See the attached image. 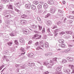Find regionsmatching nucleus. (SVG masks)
Here are the masks:
<instances>
[{
  "label": "nucleus",
  "mask_w": 74,
  "mask_h": 74,
  "mask_svg": "<svg viewBox=\"0 0 74 74\" xmlns=\"http://www.w3.org/2000/svg\"><path fill=\"white\" fill-rule=\"evenodd\" d=\"M10 11L9 10H5L4 12V13H5V16L7 18H8V19H10L11 16L10 15Z\"/></svg>",
  "instance_id": "f257e3e1"
},
{
  "label": "nucleus",
  "mask_w": 74,
  "mask_h": 74,
  "mask_svg": "<svg viewBox=\"0 0 74 74\" xmlns=\"http://www.w3.org/2000/svg\"><path fill=\"white\" fill-rule=\"evenodd\" d=\"M54 62H53V61L52 60H51L50 61V62L51 63H52V64H49V65H48L47 66V68H50L51 67H52V66H53V64H55L54 63Z\"/></svg>",
  "instance_id": "f03ea898"
},
{
  "label": "nucleus",
  "mask_w": 74,
  "mask_h": 74,
  "mask_svg": "<svg viewBox=\"0 0 74 74\" xmlns=\"http://www.w3.org/2000/svg\"><path fill=\"white\" fill-rule=\"evenodd\" d=\"M63 71H64V72H65V73H70V70L69 69H67V68L64 67L63 68Z\"/></svg>",
  "instance_id": "7ed1b4c3"
},
{
  "label": "nucleus",
  "mask_w": 74,
  "mask_h": 74,
  "mask_svg": "<svg viewBox=\"0 0 74 74\" xmlns=\"http://www.w3.org/2000/svg\"><path fill=\"white\" fill-rule=\"evenodd\" d=\"M34 37L36 38V39H39L41 37V35H39L38 34H36L34 36Z\"/></svg>",
  "instance_id": "20e7f679"
},
{
  "label": "nucleus",
  "mask_w": 74,
  "mask_h": 74,
  "mask_svg": "<svg viewBox=\"0 0 74 74\" xmlns=\"http://www.w3.org/2000/svg\"><path fill=\"white\" fill-rule=\"evenodd\" d=\"M71 48L65 49L64 50V52L66 53H69V52H71Z\"/></svg>",
  "instance_id": "39448f33"
},
{
  "label": "nucleus",
  "mask_w": 74,
  "mask_h": 74,
  "mask_svg": "<svg viewBox=\"0 0 74 74\" xmlns=\"http://www.w3.org/2000/svg\"><path fill=\"white\" fill-rule=\"evenodd\" d=\"M23 32L25 34H28L29 33V32L28 30H27L26 29H24L23 30Z\"/></svg>",
  "instance_id": "423d86ee"
},
{
  "label": "nucleus",
  "mask_w": 74,
  "mask_h": 74,
  "mask_svg": "<svg viewBox=\"0 0 74 74\" xmlns=\"http://www.w3.org/2000/svg\"><path fill=\"white\" fill-rule=\"evenodd\" d=\"M25 6L26 8L29 9V8H30V7H31V4H30V3H29L26 4Z\"/></svg>",
  "instance_id": "0eeeda50"
},
{
  "label": "nucleus",
  "mask_w": 74,
  "mask_h": 74,
  "mask_svg": "<svg viewBox=\"0 0 74 74\" xmlns=\"http://www.w3.org/2000/svg\"><path fill=\"white\" fill-rule=\"evenodd\" d=\"M47 3L49 4H53L54 3V1L52 0H49L48 1Z\"/></svg>",
  "instance_id": "6e6552de"
},
{
  "label": "nucleus",
  "mask_w": 74,
  "mask_h": 74,
  "mask_svg": "<svg viewBox=\"0 0 74 74\" xmlns=\"http://www.w3.org/2000/svg\"><path fill=\"white\" fill-rule=\"evenodd\" d=\"M12 22H13V21H11V22H10V21L9 20L7 21L6 22V25L9 26V25H10V24H11V23Z\"/></svg>",
  "instance_id": "1a4fd4ad"
},
{
  "label": "nucleus",
  "mask_w": 74,
  "mask_h": 74,
  "mask_svg": "<svg viewBox=\"0 0 74 74\" xmlns=\"http://www.w3.org/2000/svg\"><path fill=\"white\" fill-rule=\"evenodd\" d=\"M4 58L5 59L6 62H10V60L8 59H9V57L4 56Z\"/></svg>",
  "instance_id": "9d476101"
},
{
  "label": "nucleus",
  "mask_w": 74,
  "mask_h": 74,
  "mask_svg": "<svg viewBox=\"0 0 74 74\" xmlns=\"http://www.w3.org/2000/svg\"><path fill=\"white\" fill-rule=\"evenodd\" d=\"M55 8H53L51 9L50 12L51 13L53 14L55 12Z\"/></svg>",
  "instance_id": "9b49d317"
},
{
  "label": "nucleus",
  "mask_w": 74,
  "mask_h": 74,
  "mask_svg": "<svg viewBox=\"0 0 74 74\" xmlns=\"http://www.w3.org/2000/svg\"><path fill=\"white\" fill-rule=\"evenodd\" d=\"M67 59L69 60L70 62H73V58L71 57H67Z\"/></svg>",
  "instance_id": "f8f14e48"
},
{
  "label": "nucleus",
  "mask_w": 74,
  "mask_h": 74,
  "mask_svg": "<svg viewBox=\"0 0 74 74\" xmlns=\"http://www.w3.org/2000/svg\"><path fill=\"white\" fill-rule=\"evenodd\" d=\"M46 23L48 26H49V25H51L52 24V22L49 20H48L46 22Z\"/></svg>",
  "instance_id": "ddd939ff"
},
{
  "label": "nucleus",
  "mask_w": 74,
  "mask_h": 74,
  "mask_svg": "<svg viewBox=\"0 0 74 74\" xmlns=\"http://www.w3.org/2000/svg\"><path fill=\"white\" fill-rule=\"evenodd\" d=\"M59 32V29H56L55 30L54 32V34H55V36H56V35L58 34L57 32Z\"/></svg>",
  "instance_id": "4468645a"
},
{
  "label": "nucleus",
  "mask_w": 74,
  "mask_h": 74,
  "mask_svg": "<svg viewBox=\"0 0 74 74\" xmlns=\"http://www.w3.org/2000/svg\"><path fill=\"white\" fill-rule=\"evenodd\" d=\"M34 55V54L33 53H29L28 54V57H32Z\"/></svg>",
  "instance_id": "2eb2a0df"
},
{
  "label": "nucleus",
  "mask_w": 74,
  "mask_h": 74,
  "mask_svg": "<svg viewBox=\"0 0 74 74\" xmlns=\"http://www.w3.org/2000/svg\"><path fill=\"white\" fill-rule=\"evenodd\" d=\"M67 62V60L65 59H63L62 62V63H66Z\"/></svg>",
  "instance_id": "dca6fc26"
},
{
  "label": "nucleus",
  "mask_w": 74,
  "mask_h": 74,
  "mask_svg": "<svg viewBox=\"0 0 74 74\" xmlns=\"http://www.w3.org/2000/svg\"><path fill=\"white\" fill-rule=\"evenodd\" d=\"M20 42H21V43H24L25 42V40L22 38H20Z\"/></svg>",
  "instance_id": "f3484780"
},
{
  "label": "nucleus",
  "mask_w": 74,
  "mask_h": 74,
  "mask_svg": "<svg viewBox=\"0 0 74 74\" xmlns=\"http://www.w3.org/2000/svg\"><path fill=\"white\" fill-rule=\"evenodd\" d=\"M45 48H47L49 47V44H48V43L47 42H46L45 43Z\"/></svg>",
  "instance_id": "a211bd4d"
},
{
  "label": "nucleus",
  "mask_w": 74,
  "mask_h": 74,
  "mask_svg": "<svg viewBox=\"0 0 74 74\" xmlns=\"http://www.w3.org/2000/svg\"><path fill=\"white\" fill-rule=\"evenodd\" d=\"M7 7H8V8L9 9H11L12 10L13 8H12V5H7Z\"/></svg>",
  "instance_id": "6ab92c4d"
},
{
  "label": "nucleus",
  "mask_w": 74,
  "mask_h": 74,
  "mask_svg": "<svg viewBox=\"0 0 74 74\" xmlns=\"http://www.w3.org/2000/svg\"><path fill=\"white\" fill-rule=\"evenodd\" d=\"M69 67L71 68V69H72V70H74V66H73L72 65H69Z\"/></svg>",
  "instance_id": "aec40b11"
},
{
  "label": "nucleus",
  "mask_w": 74,
  "mask_h": 74,
  "mask_svg": "<svg viewBox=\"0 0 74 74\" xmlns=\"http://www.w3.org/2000/svg\"><path fill=\"white\" fill-rule=\"evenodd\" d=\"M43 7L44 8L47 9L48 8V5L46 3H45L43 5Z\"/></svg>",
  "instance_id": "412c9836"
},
{
  "label": "nucleus",
  "mask_w": 74,
  "mask_h": 74,
  "mask_svg": "<svg viewBox=\"0 0 74 74\" xmlns=\"http://www.w3.org/2000/svg\"><path fill=\"white\" fill-rule=\"evenodd\" d=\"M43 64L45 66H47L48 64H49V63L48 62H43Z\"/></svg>",
  "instance_id": "4be33fe9"
},
{
  "label": "nucleus",
  "mask_w": 74,
  "mask_h": 74,
  "mask_svg": "<svg viewBox=\"0 0 74 74\" xmlns=\"http://www.w3.org/2000/svg\"><path fill=\"white\" fill-rule=\"evenodd\" d=\"M31 7L32 9V10H34L36 9V6H35L34 5H32Z\"/></svg>",
  "instance_id": "5701e85b"
},
{
  "label": "nucleus",
  "mask_w": 74,
  "mask_h": 74,
  "mask_svg": "<svg viewBox=\"0 0 74 74\" xmlns=\"http://www.w3.org/2000/svg\"><path fill=\"white\" fill-rule=\"evenodd\" d=\"M15 11H16V12H17L18 14H21V11H20V10H18L16 8H15Z\"/></svg>",
  "instance_id": "b1692460"
},
{
  "label": "nucleus",
  "mask_w": 74,
  "mask_h": 74,
  "mask_svg": "<svg viewBox=\"0 0 74 74\" xmlns=\"http://www.w3.org/2000/svg\"><path fill=\"white\" fill-rule=\"evenodd\" d=\"M59 42H60V43H63V42H64V40H63V39H60L59 40Z\"/></svg>",
  "instance_id": "393cba45"
},
{
  "label": "nucleus",
  "mask_w": 74,
  "mask_h": 74,
  "mask_svg": "<svg viewBox=\"0 0 74 74\" xmlns=\"http://www.w3.org/2000/svg\"><path fill=\"white\" fill-rule=\"evenodd\" d=\"M20 51L21 52H25V49L22 47H21L20 49Z\"/></svg>",
  "instance_id": "a878e982"
},
{
  "label": "nucleus",
  "mask_w": 74,
  "mask_h": 74,
  "mask_svg": "<svg viewBox=\"0 0 74 74\" xmlns=\"http://www.w3.org/2000/svg\"><path fill=\"white\" fill-rule=\"evenodd\" d=\"M61 70V68L58 67L57 69V71L58 72H60Z\"/></svg>",
  "instance_id": "bb28decb"
},
{
  "label": "nucleus",
  "mask_w": 74,
  "mask_h": 74,
  "mask_svg": "<svg viewBox=\"0 0 74 74\" xmlns=\"http://www.w3.org/2000/svg\"><path fill=\"white\" fill-rule=\"evenodd\" d=\"M50 15H51L50 14L48 13L47 14V15L45 16V18H48V17H49V16H50Z\"/></svg>",
  "instance_id": "cd10ccee"
},
{
  "label": "nucleus",
  "mask_w": 74,
  "mask_h": 74,
  "mask_svg": "<svg viewBox=\"0 0 74 74\" xmlns=\"http://www.w3.org/2000/svg\"><path fill=\"white\" fill-rule=\"evenodd\" d=\"M47 38V35H45L43 36L42 38L43 39H45Z\"/></svg>",
  "instance_id": "c85d7f7f"
},
{
  "label": "nucleus",
  "mask_w": 74,
  "mask_h": 74,
  "mask_svg": "<svg viewBox=\"0 0 74 74\" xmlns=\"http://www.w3.org/2000/svg\"><path fill=\"white\" fill-rule=\"evenodd\" d=\"M58 12H60V13H61L62 14V13L63 12V11L59 9L58 10Z\"/></svg>",
  "instance_id": "c756f323"
},
{
  "label": "nucleus",
  "mask_w": 74,
  "mask_h": 74,
  "mask_svg": "<svg viewBox=\"0 0 74 74\" xmlns=\"http://www.w3.org/2000/svg\"><path fill=\"white\" fill-rule=\"evenodd\" d=\"M34 4H36V5H37V4H38V2L37 1H35L33 2Z\"/></svg>",
  "instance_id": "7c9ffc66"
},
{
  "label": "nucleus",
  "mask_w": 74,
  "mask_h": 74,
  "mask_svg": "<svg viewBox=\"0 0 74 74\" xmlns=\"http://www.w3.org/2000/svg\"><path fill=\"white\" fill-rule=\"evenodd\" d=\"M42 6L41 5H39L38 6V10L41 9Z\"/></svg>",
  "instance_id": "2f4dec72"
},
{
  "label": "nucleus",
  "mask_w": 74,
  "mask_h": 74,
  "mask_svg": "<svg viewBox=\"0 0 74 74\" xmlns=\"http://www.w3.org/2000/svg\"><path fill=\"white\" fill-rule=\"evenodd\" d=\"M12 44V43L11 42H9L8 43V45L9 46H11Z\"/></svg>",
  "instance_id": "473e14b6"
},
{
  "label": "nucleus",
  "mask_w": 74,
  "mask_h": 74,
  "mask_svg": "<svg viewBox=\"0 0 74 74\" xmlns=\"http://www.w3.org/2000/svg\"><path fill=\"white\" fill-rule=\"evenodd\" d=\"M32 28H37V25H34L32 26Z\"/></svg>",
  "instance_id": "72a5a7b5"
},
{
  "label": "nucleus",
  "mask_w": 74,
  "mask_h": 74,
  "mask_svg": "<svg viewBox=\"0 0 74 74\" xmlns=\"http://www.w3.org/2000/svg\"><path fill=\"white\" fill-rule=\"evenodd\" d=\"M66 33L67 34H71L73 33V32H71V31L66 32Z\"/></svg>",
  "instance_id": "f704fd0d"
},
{
  "label": "nucleus",
  "mask_w": 74,
  "mask_h": 74,
  "mask_svg": "<svg viewBox=\"0 0 74 74\" xmlns=\"http://www.w3.org/2000/svg\"><path fill=\"white\" fill-rule=\"evenodd\" d=\"M16 4L17 5V6H18V7H20V6L21 5V3H17Z\"/></svg>",
  "instance_id": "c9c22d12"
},
{
  "label": "nucleus",
  "mask_w": 74,
  "mask_h": 74,
  "mask_svg": "<svg viewBox=\"0 0 74 74\" xmlns=\"http://www.w3.org/2000/svg\"><path fill=\"white\" fill-rule=\"evenodd\" d=\"M42 49L41 48V47H38L36 49V50H39V49Z\"/></svg>",
  "instance_id": "e433bc0d"
},
{
  "label": "nucleus",
  "mask_w": 74,
  "mask_h": 74,
  "mask_svg": "<svg viewBox=\"0 0 74 74\" xmlns=\"http://www.w3.org/2000/svg\"><path fill=\"white\" fill-rule=\"evenodd\" d=\"M57 59H58V58H53V61H55V62H57Z\"/></svg>",
  "instance_id": "4c0bfd02"
},
{
  "label": "nucleus",
  "mask_w": 74,
  "mask_h": 74,
  "mask_svg": "<svg viewBox=\"0 0 74 74\" xmlns=\"http://www.w3.org/2000/svg\"><path fill=\"white\" fill-rule=\"evenodd\" d=\"M57 24L58 25H61L62 24V22L60 21H59L57 23Z\"/></svg>",
  "instance_id": "58836bf2"
},
{
  "label": "nucleus",
  "mask_w": 74,
  "mask_h": 74,
  "mask_svg": "<svg viewBox=\"0 0 74 74\" xmlns=\"http://www.w3.org/2000/svg\"><path fill=\"white\" fill-rule=\"evenodd\" d=\"M65 47H66V45H65L63 44H62V46H61L62 48H65Z\"/></svg>",
  "instance_id": "ea45409f"
},
{
  "label": "nucleus",
  "mask_w": 74,
  "mask_h": 74,
  "mask_svg": "<svg viewBox=\"0 0 74 74\" xmlns=\"http://www.w3.org/2000/svg\"><path fill=\"white\" fill-rule=\"evenodd\" d=\"M21 17L22 18H25L26 17V16L24 14L21 16Z\"/></svg>",
  "instance_id": "a19ab883"
},
{
  "label": "nucleus",
  "mask_w": 74,
  "mask_h": 74,
  "mask_svg": "<svg viewBox=\"0 0 74 74\" xmlns=\"http://www.w3.org/2000/svg\"><path fill=\"white\" fill-rule=\"evenodd\" d=\"M10 13L12 14H14V12L13 11L10 10Z\"/></svg>",
  "instance_id": "79ce46f5"
},
{
  "label": "nucleus",
  "mask_w": 74,
  "mask_h": 74,
  "mask_svg": "<svg viewBox=\"0 0 74 74\" xmlns=\"http://www.w3.org/2000/svg\"><path fill=\"white\" fill-rule=\"evenodd\" d=\"M14 43H15V44H16V45H18V41L16 40L15 41H14Z\"/></svg>",
  "instance_id": "37998d69"
},
{
  "label": "nucleus",
  "mask_w": 74,
  "mask_h": 74,
  "mask_svg": "<svg viewBox=\"0 0 74 74\" xmlns=\"http://www.w3.org/2000/svg\"><path fill=\"white\" fill-rule=\"evenodd\" d=\"M38 64H40V65H42V63H41V62H39V61L37 62V65Z\"/></svg>",
  "instance_id": "c03bdc74"
},
{
  "label": "nucleus",
  "mask_w": 74,
  "mask_h": 74,
  "mask_svg": "<svg viewBox=\"0 0 74 74\" xmlns=\"http://www.w3.org/2000/svg\"><path fill=\"white\" fill-rule=\"evenodd\" d=\"M56 26L55 25H53L52 27V28L53 29H55V28H56Z\"/></svg>",
  "instance_id": "a18cd8bd"
},
{
  "label": "nucleus",
  "mask_w": 74,
  "mask_h": 74,
  "mask_svg": "<svg viewBox=\"0 0 74 74\" xmlns=\"http://www.w3.org/2000/svg\"><path fill=\"white\" fill-rule=\"evenodd\" d=\"M69 18H70L71 19H74V16H70L69 17Z\"/></svg>",
  "instance_id": "49530a36"
},
{
  "label": "nucleus",
  "mask_w": 74,
  "mask_h": 74,
  "mask_svg": "<svg viewBox=\"0 0 74 74\" xmlns=\"http://www.w3.org/2000/svg\"><path fill=\"white\" fill-rule=\"evenodd\" d=\"M10 35L11 36H15V34L13 33H12L10 34Z\"/></svg>",
  "instance_id": "de8ad7c7"
},
{
  "label": "nucleus",
  "mask_w": 74,
  "mask_h": 74,
  "mask_svg": "<svg viewBox=\"0 0 74 74\" xmlns=\"http://www.w3.org/2000/svg\"><path fill=\"white\" fill-rule=\"evenodd\" d=\"M39 29L40 30H42V27L40 26H38Z\"/></svg>",
  "instance_id": "09e8293b"
},
{
  "label": "nucleus",
  "mask_w": 74,
  "mask_h": 74,
  "mask_svg": "<svg viewBox=\"0 0 74 74\" xmlns=\"http://www.w3.org/2000/svg\"><path fill=\"white\" fill-rule=\"evenodd\" d=\"M29 64L30 65V66H33V64H34V63H29Z\"/></svg>",
  "instance_id": "8fccbe9b"
},
{
  "label": "nucleus",
  "mask_w": 74,
  "mask_h": 74,
  "mask_svg": "<svg viewBox=\"0 0 74 74\" xmlns=\"http://www.w3.org/2000/svg\"><path fill=\"white\" fill-rule=\"evenodd\" d=\"M4 67V65H2V66H1L0 67V70H1V69H2V68Z\"/></svg>",
  "instance_id": "3c124183"
},
{
  "label": "nucleus",
  "mask_w": 74,
  "mask_h": 74,
  "mask_svg": "<svg viewBox=\"0 0 74 74\" xmlns=\"http://www.w3.org/2000/svg\"><path fill=\"white\" fill-rule=\"evenodd\" d=\"M38 12H39L41 13L42 12V10L41 9H38Z\"/></svg>",
  "instance_id": "603ef678"
},
{
  "label": "nucleus",
  "mask_w": 74,
  "mask_h": 74,
  "mask_svg": "<svg viewBox=\"0 0 74 74\" xmlns=\"http://www.w3.org/2000/svg\"><path fill=\"white\" fill-rule=\"evenodd\" d=\"M45 32V28H43L42 30V33H44Z\"/></svg>",
  "instance_id": "864d4df0"
},
{
  "label": "nucleus",
  "mask_w": 74,
  "mask_h": 74,
  "mask_svg": "<svg viewBox=\"0 0 74 74\" xmlns=\"http://www.w3.org/2000/svg\"><path fill=\"white\" fill-rule=\"evenodd\" d=\"M65 38L67 39V38H70V36H66Z\"/></svg>",
  "instance_id": "5fc2aeb1"
},
{
  "label": "nucleus",
  "mask_w": 74,
  "mask_h": 74,
  "mask_svg": "<svg viewBox=\"0 0 74 74\" xmlns=\"http://www.w3.org/2000/svg\"><path fill=\"white\" fill-rule=\"evenodd\" d=\"M60 34H65V32H62L60 33Z\"/></svg>",
  "instance_id": "6e6d98bb"
},
{
  "label": "nucleus",
  "mask_w": 74,
  "mask_h": 74,
  "mask_svg": "<svg viewBox=\"0 0 74 74\" xmlns=\"http://www.w3.org/2000/svg\"><path fill=\"white\" fill-rule=\"evenodd\" d=\"M47 35L48 36H53V34H51V32H50V33H49V34H47Z\"/></svg>",
  "instance_id": "4d7b16f0"
},
{
  "label": "nucleus",
  "mask_w": 74,
  "mask_h": 74,
  "mask_svg": "<svg viewBox=\"0 0 74 74\" xmlns=\"http://www.w3.org/2000/svg\"><path fill=\"white\" fill-rule=\"evenodd\" d=\"M42 48H43L44 47V43H42L40 44Z\"/></svg>",
  "instance_id": "13d9d810"
},
{
  "label": "nucleus",
  "mask_w": 74,
  "mask_h": 74,
  "mask_svg": "<svg viewBox=\"0 0 74 74\" xmlns=\"http://www.w3.org/2000/svg\"><path fill=\"white\" fill-rule=\"evenodd\" d=\"M47 32L49 33H50V30H49V28H48L47 29Z\"/></svg>",
  "instance_id": "bf43d9fd"
},
{
  "label": "nucleus",
  "mask_w": 74,
  "mask_h": 74,
  "mask_svg": "<svg viewBox=\"0 0 74 74\" xmlns=\"http://www.w3.org/2000/svg\"><path fill=\"white\" fill-rule=\"evenodd\" d=\"M49 74V72L47 71L46 72H45L44 73V74Z\"/></svg>",
  "instance_id": "052dcab7"
},
{
  "label": "nucleus",
  "mask_w": 74,
  "mask_h": 74,
  "mask_svg": "<svg viewBox=\"0 0 74 74\" xmlns=\"http://www.w3.org/2000/svg\"><path fill=\"white\" fill-rule=\"evenodd\" d=\"M48 53H45V56L47 57V56H48Z\"/></svg>",
  "instance_id": "680f3d73"
},
{
  "label": "nucleus",
  "mask_w": 74,
  "mask_h": 74,
  "mask_svg": "<svg viewBox=\"0 0 74 74\" xmlns=\"http://www.w3.org/2000/svg\"><path fill=\"white\" fill-rule=\"evenodd\" d=\"M35 45L36 46H38V42H37L35 43Z\"/></svg>",
  "instance_id": "e2e57ef3"
},
{
  "label": "nucleus",
  "mask_w": 74,
  "mask_h": 74,
  "mask_svg": "<svg viewBox=\"0 0 74 74\" xmlns=\"http://www.w3.org/2000/svg\"><path fill=\"white\" fill-rule=\"evenodd\" d=\"M21 24H24V23H25V22H24L23 20H22L21 21Z\"/></svg>",
  "instance_id": "0e129e2a"
},
{
  "label": "nucleus",
  "mask_w": 74,
  "mask_h": 74,
  "mask_svg": "<svg viewBox=\"0 0 74 74\" xmlns=\"http://www.w3.org/2000/svg\"><path fill=\"white\" fill-rule=\"evenodd\" d=\"M26 48H27V49H29V48H30V46H27L26 47Z\"/></svg>",
  "instance_id": "69168bd1"
},
{
  "label": "nucleus",
  "mask_w": 74,
  "mask_h": 74,
  "mask_svg": "<svg viewBox=\"0 0 74 74\" xmlns=\"http://www.w3.org/2000/svg\"><path fill=\"white\" fill-rule=\"evenodd\" d=\"M48 55H52V53H51L50 52V53H48Z\"/></svg>",
  "instance_id": "338daca9"
},
{
  "label": "nucleus",
  "mask_w": 74,
  "mask_h": 74,
  "mask_svg": "<svg viewBox=\"0 0 74 74\" xmlns=\"http://www.w3.org/2000/svg\"><path fill=\"white\" fill-rule=\"evenodd\" d=\"M32 41H30L28 42V44H32Z\"/></svg>",
  "instance_id": "774afa93"
}]
</instances>
